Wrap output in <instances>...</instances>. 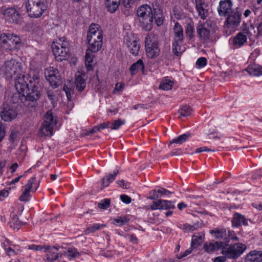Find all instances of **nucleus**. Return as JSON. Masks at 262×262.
I'll use <instances>...</instances> for the list:
<instances>
[{
	"label": "nucleus",
	"instance_id": "18",
	"mask_svg": "<svg viewBox=\"0 0 262 262\" xmlns=\"http://www.w3.org/2000/svg\"><path fill=\"white\" fill-rule=\"evenodd\" d=\"M223 241H216L214 243L207 242L204 244V251L208 253H213L220 249L222 250Z\"/></svg>",
	"mask_w": 262,
	"mask_h": 262
},
{
	"label": "nucleus",
	"instance_id": "39",
	"mask_svg": "<svg viewBox=\"0 0 262 262\" xmlns=\"http://www.w3.org/2000/svg\"><path fill=\"white\" fill-rule=\"evenodd\" d=\"M194 29L192 24L188 23L185 28V34L189 41L194 38Z\"/></svg>",
	"mask_w": 262,
	"mask_h": 262
},
{
	"label": "nucleus",
	"instance_id": "55",
	"mask_svg": "<svg viewBox=\"0 0 262 262\" xmlns=\"http://www.w3.org/2000/svg\"><path fill=\"white\" fill-rule=\"evenodd\" d=\"M161 204L160 199H159L156 201H154L152 204L149 207L152 210L161 209Z\"/></svg>",
	"mask_w": 262,
	"mask_h": 262
},
{
	"label": "nucleus",
	"instance_id": "32",
	"mask_svg": "<svg viewBox=\"0 0 262 262\" xmlns=\"http://www.w3.org/2000/svg\"><path fill=\"white\" fill-rule=\"evenodd\" d=\"M94 53L91 52V51L86 50L85 55V64L88 70L90 71L93 69L92 63L93 61V58L95 55Z\"/></svg>",
	"mask_w": 262,
	"mask_h": 262
},
{
	"label": "nucleus",
	"instance_id": "1",
	"mask_svg": "<svg viewBox=\"0 0 262 262\" xmlns=\"http://www.w3.org/2000/svg\"><path fill=\"white\" fill-rule=\"evenodd\" d=\"M29 83L30 85L18 97L20 102L25 106L34 109L38 104L37 101L40 98L42 87L40 83L39 78L37 76H34L29 80Z\"/></svg>",
	"mask_w": 262,
	"mask_h": 262
},
{
	"label": "nucleus",
	"instance_id": "47",
	"mask_svg": "<svg viewBox=\"0 0 262 262\" xmlns=\"http://www.w3.org/2000/svg\"><path fill=\"white\" fill-rule=\"evenodd\" d=\"M104 225H100L98 224H95L93 225L91 227H88L84 231L85 235H88L90 233H93L97 230L100 229L101 227L104 226Z\"/></svg>",
	"mask_w": 262,
	"mask_h": 262
},
{
	"label": "nucleus",
	"instance_id": "26",
	"mask_svg": "<svg viewBox=\"0 0 262 262\" xmlns=\"http://www.w3.org/2000/svg\"><path fill=\"white\" fill-rule=\"evenodd\" d=\"M43 124L45 125H49V126L54 127L57 124L56 117L53 114L50 112H48L44 116Z\"/></svg>",
	"mask_w": 262,
	"mask_h": 262
},
{
	"label": "nucleus",
	"instance_id": "51",
	"mask_svg": "<svg viewBox=\"0 0 262 262\" xmlns=\"http://www.w3.org/2000/svg\"><path fill=\"white\" fill-rule=\"evenodd\" d=\"M125 123V121L122 120L120 119H118L117 120L114 121L112 123H111V125L110 127L113 129H118L120 126Z\"/></svg>",
	"mask_w": 262,
	"mask_h": 262
},
{
	"label": "nucleus",
	"instance_id": "63",
	"mask_svg": "<svg viewBox=\"0 0 262 262\" xmlns=\"http://www.w3.org/2000/svg\"><path fill=\"white\" fill-rule=\"evenodd\" d=\"M110 124H111V122L107 121L106 122H103L102 123H101V124H99L98 125L100 128V129L101 130V129H104V128L110 127Z\"/></svg>",
	"mask_w": 262,
	"mask_h": 262
},
{
	"label": "nucleus",
	"instance_id": "42",
	"mask_svg": "<svg viewBox=\"0 0 262 262\" xmlns=\"http://www.w3.org/2000/svg\"><path fill=\"white\" fill-rule=\"evenodd\" d=\"M160 203H161V209L169 210L175 208L173 202L172 201L160 199Z\"/></svg>",
	"mask_w": 262,
	"mask_h": 262
},
{
	"label": "nucleus",
	"instance_id": "13",
	"mask_svg": "<svg viewBox=\"0 0 262 262\" xmlns=\"http://www.w3.org/2000/svg\"><path fill=\"white\" fill-rule=\"evenodd\" d=\"M3 14L6 21L11 24H17L20 20V15L15 7H9L4 10Z\"/></svg>",
	"mask_w": 262,
	"mask_h": 262
},
{
	"label": "nucleus",
	"instance_id": "10",
	"mask_svg": "<svg viewBox=\"0 0 262 262\" xmlns=\"http://www.w3.org/2000/svg\"><path fill=\"white\" fill-rule=\"evenodd\" d=\"M102 31L100 26L97 24H91L87 33L88 42L96 43V41H97V43L99 45L100 41H102Z\"/></svg>",
	"mask_w": 262,
	"mask_h": 262
},
{
	"label": "nucleus",
	"instance_id": "11",
	"mask_svg": "<svg viewBox=\"0 0 262 262\" xmlns=\"http://www.w3.org/2000/svg\"><path fill=\"white\" fill-rule=\"evenodd\" d=\"M45 76L50 85L54 88H56L62 84L61 78L56 68L51 67L48 68L45 72Z\"/></svg>",
	"mask_w": 262,
	"mask_h": 262
},
{
	"label": "nucleus",
	"instance_id": "59",
	"mask_svg": "<svg viewBox=\"0 0 262 262\" xmlns=\"http://www.w3.org/2000/svg\"><path fill=\"white\" fill-rule=\"evenodd\" d=\"M124 83L118 82L116 84L115 88L114 91H117V92L121 91L124 88Z\"/></svg>",
	"mask_w": 262,
	"mask_h": 262
},
{
	"label": "nucleus",
	"instance_id": "33",
	"mask_svg": "<svg viewBox=\"0 0 262 262\" xmlns=\"http://www.w3.org/2000/svg\"><path fill=\"white\" fill-rule=\"evenodd\" d=\"M63 254L67 257L70 260L78 257L80 255V253L78 252L77 249L74 247L69 248L67 251L64 252Z\"/></svg>",
	"mask_w": 262,
	"mask_h": 262
},
{
	"label": "nucleus",
	"instance_id": "49",
	"mask_svg": "<svg viewBox=\"0 0 262 262\" xmlns=\"http://www.w3.org/2000/svg\"><path fill=\"white\" fill-rule=\"evenodd\" d=\"M173 84L172 81L166 80L160 84L159 88L164 90H169L172 88Z\"/></svg>",
	"mask_w": 262,
	"mask_h": 262
},
{
	"label": "nucleus",
	"instance_id": "41",
	"mask_svg": "<svg viewBox=\"0 0 262 262\" xmlns=\"http://www.w3.org/2000/svg\"><path fill=\"white\" fill-rule=\"evenodd\" d=\"M97 41H96L95 42H88L89 44V47L87 50L89 51H91L92 53H97L98 52L102 47V41H100V43L98 45V43H97Z\"/></svg>",
	"mask_w": 262,
	"mask_h": 262
},
{
	"label": "nucleus",
	"instance_id": "53",
	"mask_svg": "<svg viewBox=\"0 0 262 262\" xmlns=\"http://www.w3.org/2000/svg\"><path fill=\"white\" fill-rule=\"evenodd\" d=\"M149 193L150 195L148 196V198L150 200H155L161 198V195L159 194L157 190H152L151 191H150Z\"/></svg>",
	"mask_w": 262,
	"mask_h": 262
},
{
	"label": "nucleus",
	"instance_id": "27",
	"mask_svg": "<svg viewBox=\"0 0 262 262\" xmlns=\"http://www.w3.org/2000/svg\"><path fill=\"white\" fill-rule=\"evenodd\" d=\"M210 233L213 235L214 237L219 239V241H225V238H227V233L225 229H216L210 231Z\"/></svg>",
	"mask_w": 262,
	"mask_h": 262
},
{
	"label": "nucleus",
	"instance_id": "8",
	"mask_svg": "<svg viewBox=\"0 0 262 262\" xmlns=\"http://www.w3.org/2000/svg\"><path fill=\"white\" fill-rule=\"evenodd\" d=\"M2 70L7 79H11L15 76L21 75L23 72L21 63L13 59L6 61Z\"/></svg>",
	"mask_w": 262,
	"mask_h": 262
},
{
	"label": "nucleus",
	"instance_id": "30",
	"mask_svg": "<svg viewBox=\"0 0 262 262\" xmlns=\"http://www.w3.org/2000/svg\"><path fill=\"white\" fill-rule=\"evenodd\" d=\"M118 173L119 171L117 170L116 171H115L113 174H110L109 175L102 178L101 180V185L102 186L101 189L104 187H107L110 183L116 179Z\"/></svg>",
	"mask_w": 262,
	"mask_h": 262
},
{
	"label": "nucleus",
	"instance_id": "57",
	"mask_svg": "<svg viewBox=\"0 0 262 262\" xmlns=\"http://www.w3.org/2000/svg\"><path fill=\"white\" fill-rule=\"evenodd\" d=\"M45 248V246H42L40 245H30L29 246V249H31L35 251H41L44 250Z\"/></svg>",
	"mask_w": 262,
	"mask_h": 262
},
{
	"label": "nucleus",
	"instance_id": "22",
	"mask_svg": "<svg viewBox=\"0 0 262 262\" xmlns=\"http://www.w3.org/2000/svg\"><path fill=\"white\" fill-rule=\"evenodd\" d=\"M173 32L174 35L173 41L183 43L184 40L183 30L178 22L174 24Z\"/></svg>",
	"mask_w": 262,
	"mask_h": 262
},
{
	"label": "nucleus",
	"instance_id": "54",
	"mask_svg": "<svg viewBox=\"0 0 262 262\" xmlns=\"http://www.w3.org/2000/svg\"><path fill=\"white\" fill-rule=\"evenodd\" d=\"M207 64V59L205 57H200L196 61V65L198 68H203Z\"/></svg>",
	"mask_w": 262,
	"mask_h": 262
},
{
	"label": "nucleus",
	"instance_id": "16",
	"mask_svg": "<svg viewBox=\"0 0 262 262\" xmlns=\"http://www.w3.org/2000/svg\"><path fill=\"white\" fill-rule=\"evenodd\" d=\"M232 2L231 0L221 1L218 8V12L220 16H225L229 14L231 12Z\"/></svg>",
	"mask_w": 262,
	"mask_h": 262
},
{
	"label": "nucleus",
	"instance_id": "15",
	"mask_svg": "<svg viewBox=\"0 0 262 262\" xmlns=\"http://www.w3.org/2000/svg\"><path fill=\"white\" fill-rule=\"evenodd\" d=\"M15 86L18 92V97L24 93L26 89L30 85V83H28L26 79H28L27 75L23 74L21 75L15 76Z\"/></svg>",
	"mask_w": 262,
	"mask_h": 262
},
{
	"label": "nucleus",
	"instance_id": "6",
	"mask_svg": "<svg viewBox=\"0 0 262 262\" xmlns=\"http://www.w3.org/2000/svg\"><path fill=\"white\" fill-rule=\"evenodd\" d=\"M48 6L47 0H28L26 4L29 16L34 18L40 17Z\"/></svg>",
	"mask_w": 262,
	"mask_h": 262
},
{
	"label": "nucleus",
	"instance_id": "61",
	"mask_svg": "<svg viewBox=\"0 0 262 262\" xmlns=\"http://www.w3.org/2000/svg\"><path fill=\"white\" fill-rule=\"evenodd\" d=\"M135 1V0H122V4L126 8L130 7L131 4H133Z\"/></svg>",
	"mask_w": 262,
	"mask_h": 262
},
{
	"label": "nucleus",
	"instance_id": "28",
	"mask_svg": "<svg viewBox=\"0 0 262 262\" xmlns=\"http://www.w3.org/2000/svg\"><path fill=\"white\" fill-rule=\"evenodd\" d=\"M144 65L142 59H139L135 63H133L129 68L130 73L134 75L140 70L144 71Z\"/></svg>",
	"mask_w": 262,
	"mask_h": 262
},
{
	"label": "nucleus",
	"instance_id": "56",
	"mask_svg": "<svg viewBox=\"0 0 262 262\" xmlns=\"http://www.w3.org/2000/svg\"><path fill=\"white\" fill-rule=\"evenodd\" d=\"M47 94L51 103L54 105L55 101V95L54 94L53 92L50 90L47 91Z\"/></svg>",
	"mask_w": 262,
	"mask_h": 262
},
{
	"label": "nucleus",
	"instance_id": "43",
	"mask_svg": "<svg viewBox=\"0 0 262 262\" xmlns=\"http://www.w3.org/2000/svg\"><path fill=\"white\" fill-rule=\"evenodd\" d=\"M53 127L49 125H45V124L43 123L42 128L40 130V134L45 136L51 137L53 135Z\"/></svg>",
	"mask_w": 262,
	"mask_h": 262
},
{
	"label": "nucleus",
	"instance_id": "36",
	"mask_svg": "<svg viewBox=\"0 0 262 262\" xmlns=\"http://www.w3.org/2000/svg\"><path fill=\"white\" fill-rule=\"evenodd\" d=\"M182 42L173 41L172 43V50L174 55L177 56H181L184 50L182 48Z\"/></svg>",
	"mask_w": 262,
	"mask_h": 262
},
{
	"label": "nucleus",
	"instance_id": "60",
	"mask_svg": "<svg viewBox=\"0 0 262 262\" xmlns=\"http://www.w3.org/2000/svg\"><path fill=\"white\" fill-rule=\"evenodd\" d=\"M9 194L8 190L3 189L0 190V201H2L4 198L7 197Z\"/></svg>",
	"mask_w": 262,
	"mask_h": 262
},
{
	"label": "nucleus",
	"instance_id": "40",
	"mask_svg": "<svg viewBox=\"0 0 262 262\" xmlns=\"http://www.w3.org/2000/svg\"><path fill=\"white\" fill-rule=\"evenodd\" d=\"M75 83L76 89L80 92H82L85 87V81L81 76H78L76 77Z\"/></svg>",
	"mask_w": 262,
	"mask_h": 262
},
{
	"label": "nucleus",
	"instance_id": "45",
	"mask_svg": "<svg viewBox=\"0 0 262 262\" xmlns=\"http://www.w3.org/2000/svg\"><path fill=\"white\" fill-rule=\"evenodd\" d=\"M126 47L132 54L138 55L140 49V45L137 43V41L132 43V45H129Z\"/></svg>",
	"mask_w": 262,
	"mask_h": 262
},
{
	"label": "nucleus",
	"instance_id": "52",
	"mask_svg": "<svg viewBox=\"0 0 262 262\" xmlns=\"http://www.w3.org/2000/svg\"><path fill=\"white\" fill-rule=\"evenodd\" d=\"M240 29L242 31L241 33H243V34H245L246 35H249V36H251L252 35V33L250 32V30H249V28L248 26V25L245 23V22H244L243 23V24L242 25L241 28H240Z\"/></svg>",
	"mask_w": 262,
	"mask_h": 262
},
{
	"label": "nucleus",
	"instance_id": "44",
	"mask_svg": "<svg viewBox=\"0 0 262 262\" xmlns=\"http://www.w3.org/2000/svg\"><path fill=\"white\" fill-rule=\"evenodd\" d=\"M136 41V38L132 32H127L124 37V43L126 46L129 45H132V43Z\"/></svg>",
	"mask_w": 262,
	"mask_h": 262
},
{
	"label": "nucleus",
	"instance_id": "3",
	"mask_svg": "<svg viewBox=\"0 0 262 262\" xmlns=\"http://www.w3.org/2000/svg\"><path fill=\"white\" fill-rule=\"evenodd\" d=\"M70 44L64 37L59 38L52 44L53 53L57 61L67 60L70 56Z\"/></svg>",
	"mask_w": 262,
	"mask_h": 262
},
{
	"label": "nucleus",
	"instance_id": "46",
	"mask_svg": "<svg viewBox=\"0 0 262 262\" xmlns=\"http://www.w3.org/2000/svg\"><path fill=\"white\" fill-rule=\"evenodd\" d=\"M201 225L202 223H201L200 225H199V224L197 223L194 224L193 225H190L188 224H185L183 225L182 229L186 232L193 231L197 229V228L201 226Z\"/></svg>",
	"mask_w": 262,
	"mask_h": 262
},
{
	"label": "nucleus",
	"instance_id": "38",
	"mask_svg": "<svg viewBox=\"0 0 262 262\" xmlns=\"http://www.w3.org/2000/svg\"><path fill=\"white\" fill-rule=\"evenodd\" d=\"M192 112L191 107L189 105H183L178 110V114H180L179 118L181 117H187L189 116Z\"/></svg>",
	"mask_w": 262,
	"mask_h": 262
},
{
	"label": "nucleus",
	"instance_id": "62",
	"mask_svg": "<svg viewBox=\"0 0 262 262\" xmlns=\"http://www.w3.org/2000/svg\"><path fill=\"white\" fill-rule=\"evenodd\" d=\"M6 253L9 256H11L13 255H15L16 253L15 251L12 249L11 247H8V248H5Z\"/></svg>",
	"mask_w": 262,
	"mask_h": 262
},
{
	"label": "nucleus",
	"instance_id": "58",
	"mask_svg": "<svg viewBox=\"0 0 262 262\" xmlns=\"http://www.w3.org/2000/svg\"><path fill=\"white\" fill-rule=\"evenodd\" d=\"M121 200L125 204H129L131 201V198L126 194H122L120 195Z\"/></svg>",
	"mask_w": 262,
	"mask_h": 262
},
{
	"label": "nucleus",
	"instance_id": "5",
	"mask_svg": "<svg viewBox=\"0 0 262 262\" xmlns=\"http://www.w3.org/2000/svg\"><path fill=\"white\" fill-rule=\"evenodd\" d=\"M221 253L228 258H238L246 250V246L240 243H230V240L225 238L223 242Z\"/></svg>",
	"mask_w": 262,
	"mask_h": 262
},
{
	"label": "nucleus",
	"instance_id": "17",
	"mask_svg": "<svg viewBox=\"0 0 262 262\" xmlns=\"http://www.w3.org/2000/svg\"><path fill=\"white\" fill-rule=\"evenodd\" d=\"M227 15L226 22L230 27H235L239 25L241 22V13L233 11Z\"/></svg>",
	"mask_w": 262,
	"mask_h": 262
},
{
	"label": "nucleus",
	"instance_id": "48",
	"mask_svg": "<svg viewBox=\"0 0 262 262\" xmlns=\"http://www.w3.org/2000/svg\"><path fill=\"white\" fill-rule=\"evenodd\" d=\"M129 220L128 218L125 216H120L117 219H114V224L119 226H121L127 224Z\"/></svg>",
	"mask_w": 262,
	"mask_h": 262
},
{
	"label": "nucleus",
	"instance_id": "7",
	"mask_svg": "<svg viewBox=\"0 0 262 262\" xmlns=\"http://www.w3.org/2000/svg\"><path fill=\"white\" fill-rule=\"evenodd\" d=\"M0 45L6 50L18 49L21 46L20 39L16 35L3 33L0 35Z\"/></svg>",
	"mask_w": 262,
	"mask_h": 262
},
{
	"label": "nucleus",
	"instance_id": "14",
	"mask_svg": "<svg viewBox=\"0 0 262 262\" xmlns=\"http://www.w3.org/2000/svg\"><path fill=\"white\" fill-rule=\"evenodd\" d=\"M18 113L14 106L8 104H4L3 110L1 112L2 119L5 121H10L15 119Z\"/></svg>",
	"mask_w": 262,
	"mask_h": 262
},
{
	"label": "nucleus",
	"instance_id": "50",
	"mask_svg": "<svg viewBox=\"0 0 262 262\" xmlns=\"http://www.w3.org/2000/svg\"><path fill=\"white\" fill-rule=\"evenodd\" d=\"M111 204V200L109 199H105L103 200H102L100 203L98 204V207L102 209H106L108 208Z\"/></svg>",
	"mask_w": 262,
	"mask_h": 262
},
{
	"label": "nucleus",
	"instance_id": "9",
	"mask_svg": "<svg viewBox=\"0 0 262 262\" xmlns=\"http://www.w3.org/2000/svg\"><path fill=\"white\" fill-rule=\"evenodd\" d=\"M146 55L150 58H155L159 55L160 49L158 41L151 36L147 35L145 39Z\"/></svg>",
	"mask_w": 262,
	"mask_h": 262
},
{
	"label": "nucleus",
	"instance_id": "4",
	"mask_svg": "<svg viewBox=\"0 0 262 262\" xmlns=\"http://www.w3.org/2000/svg\"><path fill=\"white\" fill-rule=\"evenodd\" d=\"M154 10L148 5H143L137 11L140 26L146 31H150L153 27Z\"/></svg>",
	"mask_w": 262,
	"mask_h": 262
},
{
	"label": "nucleus",
	"instance_id": "35",
	"mask_svg": "<svg viewBox=\"0 0 262 262\" xmlns=\"http://www.w3.org/2000/svg\"><path fill=\"white\" fill-rule=\"evenodd\" d=\"M23 222L20 221L16 215H13L11 222L9 223L10 227L14 230H18L23 225Z\"/></svg>",
	"mask_w": 262,
	"mask_h": 262
},
{
	"label": "nucleus",
	"instance_id": "29",
	"mask_svg": "<svg viewBox=\"0 0 262 262\" xmlns=\"http://www.w3.org/2000/svg\"><path fill=\"white\" fill-rule=\"evenodd\" d=\"M204 238V234L203 233H199L197 235H193L191 240V248H198L203 243Z\"/></svg>",
	"mask_w": 262,
	"mask_h": 262
},
{
	"label": "nucleus",
	"instance_id": "24",
	"mask_svg": "<svg viewBox=\"0 0 262 262\" xmlns=\"http://www.w3.org/2000/svg\"><path fill=\"white\" fill-rule=\"evenodd\" d=\"M195 8L198 12L199 15L200 17L205 19L208 13V10L205 9L204 7L205 2L202 0H195Z\"/></svg>",
	"mask_w": 262,
	"mask_h": 262
},
{
	"label": "nucleus",
	"instance_id": "31",
	"mask_svg": "<svg viewBox=\"0 0 262 262\" xmlns=\"http://www.w3.org/2000/svg\"><path fill=\"white\" fill-rule=\"evenodd\" d=\"M158 26H160L163 23L162 11L159 8H154L153 19Z\"/></svg>",
	"mask_w": 262,
	"mask_h": 262
},
{
	"label": "nucleus",
	"instance_id": "25",
	"mask_svg": "<svg viewBox=\"0 0 262 262\" xmlns=\"http://www.w3.org/2000/svg\"><path fill=\"white\" fill-rule=\"evenodd\" d=\"M247 35L243 34V33H238L233 38V45L236 48H240L247 42Z\"/></svg>",
	"mask_w": 262,
	"mask_h": 262
},
{
	"label": "nucleus",
	"instance_id": "37",
	"mask_svg": "<svg viewBox=\"0 0 262 262\" xmlns=\"http://www.w3.org/2000/svg\"><path fill=\"white\" fill-rule=\"evenodd\" d=\"M190 137L191 135L189 133L184 134L178 136L177 138L173 139L170 142V144L177 143L181 144L187 141Z\"/></svg>",
	"mask_w": 262,
	"mask_h": 262
},
{
	"label": "nucleus",
	"instance_id": "2",
	"mask_svg": "<svg viewBox=\"0 0 262 262\" xmlns=\"http://www.w3.org/2000/svg\"><path fill=\"white\" fill-rule=\"evenodd\" d=\"M216 27L211 20L200 24L196 28V33L203 43H209L216 40Z\"/></svg>",
	"mask_w": 262,
	"mask_h": 262
},
{
	"label": "nucleus",
	"instance_id": "19",
	"mask_svg": "<svg viewBox=\"0 0 262 262\" xmlns=\"http://www.w3.org/2000/svg\"><path fill=\"white\" fill-rule=\"evenodd\" d=\"M43 251L46 253L47 260L48 261L52 262L58 257V248L55 246H45Z\"/></svg>",
	"mask_w": 262,
	"mask_h": 262
},
{
	"label": "nucleus",
	"instance_id": "64",
	"mask_svg": "<svg viewBox=\"0 0 262 262\" xmlns=\"http://www.w3.org/2000/svg\"><path fill=\"white\" fill-rule=\"evenodd\" d=\"M226 261V257L223 256H220L215 257L214 259V262H225Z\"/></svg>",
	"mask_w": 262,
	"mask_h": 262
},
{
	"label": "nucleus",
	"instance_id": "12",
	"mask_svg": "<svg viewBox=\"0 0 262 262\" xmlns=\"http://www.w3.org/2000/svg\"><path fill=\"white\" fill-rule=\"evenodd\" d=\"M36 180L35 177H32L28 181L27 184L24 187V191L19 198V201L21 202H27L29 200L31 190L34 188V192H35L39 186V182L37 183H36Z\"/></svg>",
	"mask_w": 262,
	"mask_h": 262
},
{
	"label": "nucleus",
	"instance_id": "34",
	"mask_svg": "<svg viewBox=\"0 0 262 262\" xmlns=\"http://www.w3.org/2000/svg\"><path fill=\"white\" fill-rule=\"evenodd\" d=\"M247 71L251 75L260 76L262 75V67L254 65L249 66L246 69Z\"/></svg>",
	"mask_w": 262,
	"mask_h": 262
},
{
	"label": "nucleus",
	"instance_id": "21",
	"mask_svg": "<svg viewBox=\"0 0 262 262\" xmlns=\"http://www.w3.org/2000/svg\"><path fill=\"white\" fill-rule=\"evenodd\" d=\"M243 262H262V252L251 251L247 254Z\"/></svg>",
	"mask_w": 262,
	"mask_h": 262
},
{
	"label": "nucleus",
	"instance_id": "23",
	"mask_svg": "<svg viewBox=\"0 0 262 262\" xmlns=\"http://www.w3.org/2000/svg\"><path fill=\"white\" fill-rule=\"evenodd\" d=\"M120 0H105L104 5L107 10L110 13H114L118 9Z\"/></svg>",
	"mask_w": 262,
	"mask_h": 262
},
{
	"label": "nucleus",
	"instance_id": "20",
	"mask_svg": "<svg viewBox=\"0 0 262 262\" xmlns=\"http://www.w3.org/2000/svg\"><path fill=\"white\" fill-rule=\"evenodd\" d=\"M231 223L233 227H238L242 225L244 226H247L248 225L247 220L245 216L237 212L233 214Z\"/></svg>",
	"mask_w": 262,
	"mask_h": 262
}]
</instances>
